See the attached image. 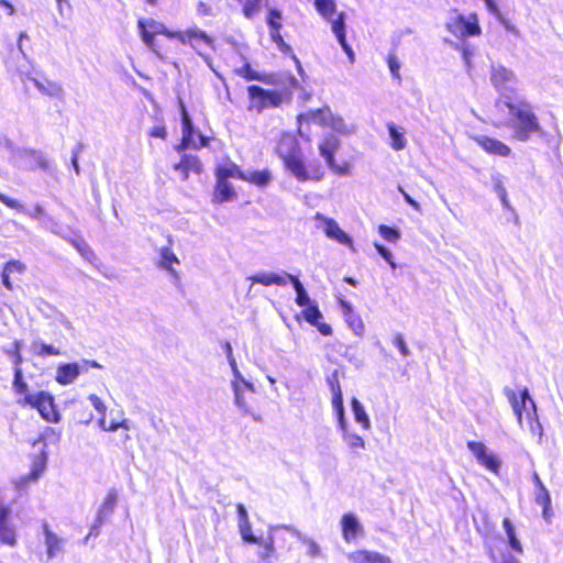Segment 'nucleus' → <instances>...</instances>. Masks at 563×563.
Here are the masks:
<instances>
[{"label":"nucleus","mask_w":563,"mask_h":563,"mask_svg":"<svg viewBox=\"0 0 563 563\" xmlns=\"http://www.w3.org/2000/svg\"><path fill=\"white\" fill-rule=\"evenodd\" d=\"M489 80L498 93L497 109L507 114V123L514 129L515 136L519 140H527L528 106L519 97V82L516 75L500 64H493L489 70Z\"/></svg>","instance_id":"obj_1"},{"label":"nucleus","mask_w":563,"mask_h":563,"mask_svg":"<svg viewBox=\"0 0 563 563\" xmlns=\"http://www.w3.org/2000/svg\"><path fill=\"white\" fill-rule=\"evenodd\" d=\"M279 157L284 161L287 169L299 180L321 179V175H310L305 162L300 155V151L296 140L290 135H283L277 148Z\"/></svg>","instance_id":"obj_2"},{"label":"nucleus","mask_w":563,"mask_h":563,"mask_svg":"<svg viewBox=\"0 0 563 563\" xmlns=\"http://www.w3.org/2000/svg\"><path fill=\"white\" fill-rule=\"evenodd\" d=\"M298 121L312 122L321 126L330 128L333 132L349 136L355 133L356 125L346 122L345 119L339 114H334L329 107L322 109L309 110L306 113L298 115Z\"/></svg>","instance_id":"obj_3"},{"label":"nucleus","mask_w":563,"mask_h":563,"mask_svg":"<svg viewBox=\"0 0 563 563\" xmlns=\"http://www.w3.org/2000/svg\"><path fill=\"white\" fill-rule=\"evenodd\" d=\"M176 40L184 45H190L191 48L195 49L197 54L202 57L206 64L214 71L212 59L210 55L206 53L207 48L214 49V41L205 31L195 25L185 31H177Z\"/></svg>","instance_id":"obj_4"},{"label":"nucleus","mask_w":563,"mask_h":563,"mask_svg":"<svg viewBox=\"0 0 563 563\" xmlns=\"http://www.w3.org/2000/svg\"><path fill=\"white\" fill-rule=\"evenodd\" d=\"M231 388L233 391V401L235 407L243 415H251L255 420L258 418L254 415L252 407L247 401V396L255 391L253 383L247 380L241 372L232 374Z\"/></svg>","instance_id":"obj_5"},{"label":"nucleus","mask_w":563,"mask_h":563,"mask_svg":"<svg viewBox=\"0 0 563 563\" xmlns=\"http://www.w3.org/2000/svg\"><path fill=\"white\" fill-rule=\"evenodd\" d=\"M137 26L143 42L159 57L162 56L155 41V35L163 34L169 38H176L177 31H170L163 23L153 19H141L137 22Z\"/></svg>","instance_id":"obj_6"},{"label":"nucleus","mask_w":563,"mask_h":563,"mask_svg":"<svg viewBox=\"0 0 563 563\" xmlns=\"http://www.w3.org/2000/svg\"><path fill=\"white\" fill-rule=\"evenodd\" d=\"M18 402L22 406L36 408L42 418L48 422L59 421V413L55 409L53 397L48 393L40 391L26 395L25 398L19 399Z\"/></svg>","instance_id":"obj_7"},{"label":"nucleus","mask_w":563,"mask_h":563,"mask_svg":"<svg viewBox=\"0 0 563 563\" xmlns=\"http://www.w3.org/2000/svg\"><path fill=\"white\" fill-rule=\"evenodd\" d=\"M247 92L251 99L250 109L262 112L266 108L278 107L284 100V93L266 90L260 86H250Z\"/></svg>","instance_id":"obj_8"},{"label":"nucleus","mask_w":563,"mask_h":563,"mask_svg":"<svg viewBox=\"0 0 563 563\" xmlns=\"http://www.w3.org/2000/svg\"><path fill=\"white\" fill-rule=\"evenodd\" d=\"M179 106L183 122V140L181 143L176 147V150L178 152H181L186 148H200L202 146H206L207 137L200 133H196L191 119L181 100L179 101Z\"/></svg>","instance_id":"obj_9"},{"label":"nucleus","mask_w":563,"mask_h":563,"mask_svg":"<svg viewBox=\"0 0 563 563\" xmlns=\"http://www.w3.org/2000/svg\"><path fill=\"white\" fill-rule=\"evenodd\" d=\"M100 368L97 361L81 360L80 363H64L56 368L55 379L59 385L66 386L73 384L81 373H86L88 367Z\"/></svg>","instance_id":"obj_10"},{"label":"nucleus","mask_w":563,"mask_h":563,"mask_svg":"<svg viewBox=\"0 0 563 563\" xmlns=\"http://www.w3.org/2000/svg\"><path fill=\"white\" fill-rule=\"evenodd\" d=\"M448 30L456 36H475L481 34V26L476 14L464 16L462 14H455L446 23Z\"/></svg>","instance_id":"obj_11"},{"label":"nucleus","mask_w":563,"mask_h":563,"mask_svg":"<svg viewBox=\"0 0 563 563\" xmlns=\"http://www.w3.org/2000/svg\"><path fill=\"white\" fill-rule=\"evenodd\" d=\"M314 220L318 222L317 227L322 229L329 239L350 247L353 246L351 236L339 227L334 219L328 218L324 214L317 212L314 214Z\"/></svg>","instance_id":"obj_12"},{"label":"nucleus","mask_w":563,"mask_h":563,"mask_svg":"<svg viewBox=\"0 0 563 563\" xmlns=\"http://www.w3.org/2000/svg\"><path fill=\"white\" fill-rule=\"evenodd\" d=\"M467 449L473 453L477 462L488 471L497 474L500 467V461L488 448L476 441H468Z\"/></svg>","instance_id":"obj_13"},{"label":"nucleus","mask_w":563,"mask_h":563,"mask_svg":"<svg viewBox=\"0 0 563 563\" xmlns=\"http://www.w3.org/2000/svg\"><path fill=\"white\" fill-rule=\"evenodd\" d=\"M342 537L345 542H354L358 537L363 536L364 529L360 520L354 514H344L340 520Z\"/></svg>","instance_id":"obj_14"},{"label":"nucleus","mask_w":563,"mask_h":563,"mask_svg":"<svg viewBox=\"0 0 563 563\" xmlns=\"http://www.w3.org/2000/svg\"><path fill=\"white\" fill-rule=\"evenodd\" d=\"M329 385H330V389H331V394H332V401H331L332 408L336 416L338 426H339V428L344 427L347 423H346V419H345V410H344V405H343V394H342L341 386H340L338 379L335 378V376L333 378L329 379Z\"/></svg>","instance_id":"obj_15"},{"label":"nucleus","mask_w":563,"mask_h":563,"mask_svg":"<svg viewBox=\"0 0 563 563\" xmlns=\"http://www.w3.org/2000/svg\"><path fill=\"white\" fill-rule=\"evenodd\" d=\"M43 533L47 559L52 560L62 554L65 547V539L58 537L55 532L49 530L47 525H44Z\"/></svg>","instance_id":"obj_16"},{"label":"nucleus","mask_w":563,"mask_h":563,"mask_svg":"<svg viewBox=\"0 0 563 563\" xmlns=\"http://www.w3.org/2000/svg\"><path fill=\"white\" fill-rule=\"evenodd\" d=\"M341 141L334 134H325L319 143V153L324 158L327 165H333L334 154L340 148Z\"/></svg>","instance_id":"obj_17"},{"label":"nucleus","mask_w":563,"mask_h":563,"mask_svg":"<svg viewBox=\"0 0 563 563\" xmlns=\"http://www.w3.org/2000/svg\"><path fill=\"white\" fill-rule=\"evenodd\" d=\"M289 528H292V526L287 525H272L268 527V537L265 540L260 539L261 545L264 547V552L260 553V556L263 560H267L269 556H272L275 552V538L278 536L280 531H287L289 532Z\"/></svg>","instance_id":"obj_18"},{"label":"nucleus","mask_w":563,"mask_h":563,"mask_svg":"<svg viewBox=\"0 0 563 563\" xmlns=\"http://www.w3.org/2000/svg\"><path fill=\"white\" fill-rule=\"evenodd\" d=\"M533 482L537 486L536 495H534V501L539 504L542 507V516L545 520H550L552 517V510H551V498L541 483V479L537 474L533 475Z\"/></svg>","instance_id":"obj_19"},{"label":"nucleus","mask_w":563,"mask_h":563,"mask_svg":"<svg viewBox=\"0 0 563 563\" xmlns=\"http://www.w3.org/2000/svg\"><path fill=\"white\" fill-rule=\"evenodd\" d=\"M347 558L352 563H393L388 556L366 550L349 553Z\"/></svg>","instance_id":"obj_20"},{"label":"nucleus","mask_w":563,"mask_h":563,"mask_svg":"<svg viewBox=\"0 0 563 563\" xmlns=\"http://www.w3.org/2000/svg\"><path fill=\"white\" fill-rule=\"evenodd\" d=\"M475 141L484 151H486L489 154L507 156L510 153V148L506 144L496 139L479 135L475 137Z\"/></svg>","instance_id":"obj_21"},{"label":"nucleus","mask_w":563,"mask_h":563,"mask_svg":"<svg viewBox=\"0 0 563 563\" xmlns=\"http://www.w3.org/2000/svg\"><path fill=\"white\" fill-rule=\"evenodd\" d=\"M158 254H159L158 266L161 268L167 271L174 279L178 280L179 274L174 268V265L179 263V260L176 256V254L168 246L161 247L158 251Z\"/></svg>","instance_id":"obj_22"},{"label":"nucleus","mask_w":563,"mask_h":563,"mask_svg":"<svg viewBox=\"0 0 563 563\" xmlns=\"http://www.w3.org/2000/svg\"><path fill=\"white\" fill-rule=\"evenodd\" d=\"M291 276L288 273L277 274L272 272H261L250 277L253 283L261 284L264 286L279 285L284 286Z\"/></svg>","instance_id":"obj_23"},{"label":"nucleus","mask_w":563,"mask_h":563,"mask_svg":"<svg viewBox=\"0 0 563 563\" xmlns=\"http://www.w3.org/2000/svg\"><path fill=\"white\" fill-rule=\"evenodd\" d=\"M289 533L297 538L305 547H306V554L311 558H321L322 556V549L320 544L312 539L311 537H308L307 534L301 533L299 530H297L295 527L289 528Z\"/></svg>","instance_id":"obj_24"},{"label":"nucleus","mask_w":563,"mask_h":563,"mask_svg":"<svg viewBox=\"0 0 563 563\" xmlns=\"http://www.w3.org/2000/svg\"><path fill=\"white\" fill-rule=\"evenodd\" d=\"M29 79L34 84V86L38 89L41 93L52 98H63L64 90L58 82L48 79H37L33 77H29Z\"/></svg>","instance_id":"obj_25"},{"label":"nucleus","mask_w":563,"mask_h":563,"mask_svg":"<svg viewBox=\"0 0 563 563\" xmlns=\"http://www.w3.org/2000/svg\"><path fill=\"white\" fill-rule=\"evenodd\" d=\"M341 437L345 445L352 451L354 455H360V450L365 449V440L357 433L347 429V424L339 428Z\"/></svg>","instance_id":"obj_26"},{"label":"nucleus","mask_w":563,"mask_h":563,"mask_svg":"<svg viewBox=\"0 0 563 563\" xmlns=\"http://www.w3.org/2000/svg\"><path fill=\"white\" fill-rule=\"evenodd\" d=\"M10 510L7 507L0 506V541L10 545L15 542L14 530L9 523Z\"/></svg>","instance_id":"obj_27"},{"label":"nucleus","mask_w":563,"mask_h":563,"mask_svg":"<svg viewBox=\"0 0 563 563\" xmlns=\"http://www.w3.org/2000/svg\"><path fill=\"white\" fill-rule=\"evenodd\" d=\"M117 500V492L114 489L109 490L97 512V521L99 525H102L103 521L112 515Z\"/></svg>","instance_id":"obj_28"},{"label":"nucleus","mask_w":563,"mask_h":563,"mask_svg":"<svg viewBox=\"0 0 563 563\" xmlns=\"http://www.w3.org/2000/svg\"><path fill=\"white\" fill-rule=\"evenodd\" d=\"M243 180L257 187L265 188L272 181V173L268 169L245 170Z\"/></svg>","instance_id":"obj_29"},{"label":"nucleus","mask_w":563,"mask_h":563,"mask_svg":"<svg viewBox=\"0 0 563 563\" xmlns=\"http://www.w3.org/2000/svg\"><path fill=\"white\" fill-rule=\"evenodd\" d=\"M234 197L235 190L233 186L227 179L217 178L213 200L216 202H224L232 200Z\"/></svg>","instance_id":"obj_30"},{"label":"nucleus","mask_w":563,"mask_h":563,"mask_svg":"<svg viewBox=\"0 0 563 563\" xmlns=\"http://www.w3.org/2000/svg\"><path fill=\"white\" fill-rule=\"evenodd\" d=\"M505 394L512 407L514 413L517 416L519 424H522V409L525 408L526 400L528 398V389L525 388L521 391V401L518 400L517 395L514 390L506 388Z\"/></svg>","instance_id":"obj_31"},{"label":"nucleus","mask_w":563,"mask_h":563,"mask_svg":"<svg viewBox=\"0 0 563 563\" xmlns=\"http://www.w3.org/2000/svg\"><path fill=\"white\" fill-rule=\"evenodd\" d=\"M244 170H242L235 163L231 161H227L221 164L217 168V178L229 179V178H238L243 180Z\"/></svg>","instance_id":"obj_32"},{"label":"nucleus","mask_w":563,"mask_h":563,"mask_svg":"<svg viewBox=\"0 0 563 563\" xmlns=\"http://www.w3.org/2000/svg\"><path fill=\"white\" fill-rule=\"evenodd\" d=\"M175 169H184V180L189 176V172L199 174L202 170V165L197 156L184 155L181 161L174 165Z\"/></svg>","instance_id":"obj_33"},{"label":"nucleus","mask_w":563,"mask_h":563,"mask_svg":"<svg viewBox=\"0 0 563 563\" xmlns=\"http://www.w3.org/2000/svg\"><path fill=\"white\" fill-rule=\"evenodd\" d=\"M485 2L487 11L493 14L499 23L514 35H518L516 26L500 12L495 0H483Z\"/></svg>","instance_id":"obj_34"},{"label":"nucleus","mask_w":563,"mask_h":563,"mask_svg":"<svg viewBox=\"0 0 563 563\" xmlns=\"http://www.w3.org/2000/svg\"><path fill=\"white\" fill-rule=\"evenodd\" d=\"M351 406L355 421L360 423L364 430H369L371 420L361 401L354 397L351 401Z\"/></svg>","instance_id":"obj_35"},{"label":"nucleus","mask_w":563,"mask_h":563,"mask_svg":"<svg viewBox=\"0 0 563 563\" xmlns=\"http://www.w3.org/2000/svg\"><path fill=\"white\" fill-rule=\"evenodd\" d=\"M316 10L325 20L331 21L336 12V3L334 0H313Z\"/></svg>","instance_id":"obj_36"},{"label":"nucleus","mask_w":563,"mask_h":563,"mask_svg":"<svg viewBox=\"0 0 563 563\" xmlns=\"http://www.w3.org/2000/svg\"><path fill=\"white\" fill-rule=\"evenodd\" d=\"M31 350L38 356H57L63 354L59 349L54 345L46 344L41 340H34L31 344Z\"/></svg>","instance_id":"obj_37"},{"label":"nucleus","mask_w":563,"mask_h":563,"mask_svg":"<svg viewBox=\"0 0 563 563\" xmlns=\"http://www.w3.org/2000/svg\"><path fill=\"white\" fill-rule=\"evenodd\" d=\"M331 23V30L333 34L335 35L338 42H343V40L346 38L345 36V13L340 12L338 16L334 19V16L331 19V21H328Z\"/></svg>","instance_id":"obj_38"},{"label":"nucleus","mask_w":563,"mask_h":563,"mask_svg":"<svg viewBox=\"0 0 563 563\" xmlns=\"http://www.w3.org/2000/svg\"><path fill=\"white\" fill-rule=\"evenodd\" d=\"M289 280H291L292 285H294V288L296 290V303L300 307H308L310 306V298L305 289V287L302 286V284L300 283V280L295 277V276H289Z\"/></svg>","instance_id":"obj_39"},{"label":"nucleus","mask_w":563,"mask_h":563,"mask_svg":"<svg viewBox=\"0 0 563 563\" xmlns=\"http://www.w3.org/2000/svg\"><path fill=\"white\" fill-rule=\"evenodd\" d=\"M389 136L391 139V147L396 151L404 150L407 144V140L404 136V133L400 132L394 123L387 124Z\"/></svg>","instance_id":"obj_40"},{"label":"nucleus","mask_w":563,"mask_h":563,"mask_svg":"<svg viewBox=\"0 0 563 563\" xmlns=\"http://www.w3.org/2000/svg\"><path fill=\"white\" fill-rule=\"evenodd\" d=\"M13 389L18 395L23 396L25 398L26 395H31L29 393L27 384L23 379V372L21 366L14 367V378H13Z\"/></svg>","instance_id":"obj_41"},{"label":"nucleus","mask_w":563,"mask_h":563,"mask_svg":"<svg viewBox=\"0 0 563 563\" xmlns=\"http://www.w3.org/2000/svg\"><path fill=\"white\" fill-rule=\"evenodd\" d=\"M46 468V455L45 453H41L37 455L32 463L31 472L29 473V477L32 481H37L41 475L44 473Z\"/></svg>","instance_id":"obj_42"},{"label":"nucleus","mask_w":563,"mask_h":563,"mask_svg":"<svg viewBox=\"0 0 563 563\" xmlns=\"http://www.w3.org/2000/svg\"><path fill=\"white\" fill-rule=\"evenodd\" d=\"M349 328L358 336L364 334L365 325L360 314L355 311L344 317Z\"/></svg>","instance_id":"obj_43"},{"label":"nucleus","mask_w":563,"mask_h":563,"mask_svg":"<svg viewBox=\"0 0 563 563\" xmlns=\"http://www.w3.org/2000/svg\"><path fill=\"white\" fill-rule=\"evenodd\" d=\"M241 538L247 543H260V539L252 533V526L250 520L238 521Z\"/></svg>","instance_id":"obj_44"},{"label":"nucleus","mask_w":563,"mask_h":563,"mask_svg":"<svg viewBox=\"0 0 563 563\" xmlns=\"http://www.w3.org/2000/svg\"><path fill=\"white\" fill-rule=\"evenodd\" d=\"M504 528H505V531L507 533V537L509 539V544L511 547L512 550L519 552V553H522V548L520 545V542L517 540L516 536H515V530H514V527L510 522L509 519H504Z\"/></svg>","instance_id":"obj_45"},{"label":"nucleus","mask_w":563,"mask_h":563,"mask_svg":"<svg viewBox=\"0 0 563 563\" xmlns=\"http://www.w3.org/2000/svg\"><path fill=\"white\" fill-rule=\"evenodd\" d=\"M303 318L312 325L318 324V322L322 319V313L320 312L317 305H310L306 307L302 311Z\"/></svg>","instance_id":"obj_46"},{"label":"nucleus","mask_w":563,"mask_h":563,"mask_svg":"<svg viewBox=\"0 0 563 563\" xmlns=\"http://www.w3.org/2000/svg\"><path fill=\"white\" fill-rule=\"evenodd\" d=\"M378 232L387 242L396 243L400 239V232L397 229L385 224L378 227Z\"/></svg>","instance_id":"obj_47"},{"label":"nucleus","mask_w":563,"mask_h":563,"mask_svg":"<svg viewBox=\"0 0 563 563\" xmlns=\"http://www.w3.org/2000/svg\"><path fill=\"white\" fill-rule=\"evenodd\" d=\"M261 1L262 0H243L241 2L243 4V13L247 19L253 18L260 12Z\"/></svg>","instance_id":"obj_48"},{"label":"nucleus","mask_w":563,"mask_h":563,"mask_svg":"<svg viewBox=\"0 0 563 563\" xmlns=\"http://www.w3.org/2000/svg\"><path fill=\"white\" fill-rule=\"evenodd\" d=\"M387 65H388V68L390 70V74L393 76V78L397 79L398 81L401 80V76H400V62L398 59V57L395 55V54H389L388 57H387Z\"/></svg>","instance_id":"obj_49"},{"label":"nucleus","mask_w":563,"mask_h":563,"mask_svg":"<svg viewBox=\"0 0 563 563\" xmlns=\"http://www.w3.org/2000/svg\"><path fill=\"white\" fill-rule=\"evenodd\" d=\"M238 74L247 80H260V81H266L265 76L258 74L257 71L253 70L249 64H245L242 66Z\"/></svg>","instance_id":"obj_50"},{"label":"nucleus","mask_w":563,"mask_h":563,"mask_svg":"<svg viewBox=\"0 0 563 563\" xmlns=\"http://www.w3.org/2000/svg\"><path fill=\"white\" fill-rule=\"evenodd\" d=\"M3 269L7 271V273H9L10 275L23 274L26 269V266L24 263L14 260V261L8 262L4 265Z\"/></svg>","instance_id":"obj_51"},{"label":"nucleus","mask_w":563,"mask_h":563,"mask_svg":"<svg viewBox=\"0 0 563 563\" xmlns=\"http://www.w3.org/2000/svg\"><path fill=\"white\" fill-rule=\"evenodd\" d=\"M74 245L86 261L92 262L96 258L93 252L85 242H76Z\"/></svg>","instance_id":"obj_52"},{"label":"nucleus","mask_w":563,"mask_h":563,"mask_svg":"<svg viewBox=\"0 0 563 563\" xmlns=\"http://www.w3.org/2000/svg\"><path fill=\"white\" fill-rule=\"evenodd\" d=\"M223 350H224V352L227 354V358H228V362L230 364L232 374L236 373V372H240V369L238 367V364H236V361H235V357L233 356V350H232V346H231L230 342H225L223 344Z\"/></svg>","instance_id":"obj_53"},{"label":"nucleus","mask_w":563,"mask_h":563,"mask_svg":"<svg viewBox=\"0 0 563 563\" xmlns=\"http://www.w3.org/2000/svg\"><path fill=\"white\" fill-rule=\"evenodd\" d=\"M279 29L280 27H274L271 30V37L272 40L278 45V47L280 48V51L283 52H288L290 51V47L284 42L280 33H279Z\"/></svg>","instance_id":"obj_54"},{"label":"nucleus","mask_w":563,"mask_h":563,"mask_svg":"<svg viewBox=\"0 0 563 563\" xmlns=\"http://www.w3.org/2000/svg\"><path fill=\"white\" fill-rule=\"evenodd\" d=\"M90 404L93 406V408L101 415V416H104L106 415V411H107V406L104 405V402L101 400L100 397H98L97 395L95 394H91L89 395L88 397Z\"/></svg>","instance_id":"obj_55"},{"label":"nucleus","mask_w":563,"mask_h":563,"mask_svg":"<svg viewBox=\"0 0 563 563\" xmlns=\"http://www.w3.org/2000/svg\"><path fill=\"white\" fill-rule=\"evenodd\" d=\"M394 345L399 350L402 356H408L410 354V350L408 349L406 341L401 334H397L394 338Z\"/></svg>","instance_id":"obj_56"},{"label":"nucleus","mask_w":563,"mask_h":563,"mask_svg":"<svg viewBox=\"0 0 563 563\" xmlns=\"http://www.w3.org/2000/svg\"><path fill=\"white\" fill-rule=\"evenodd\" d=\"M120 428L129 430L131 428L130 421L128 419H122L120 421L111 420L110 423L108 424V431L111 432H114Z\"/></svg>","instance_id":"obj_57"},{"label":"nucleus","mask_w":563,"mask_h":563,"mask_svg":"<svg viewBox=\"0 0 563 563\" xmlns=\"http://www.w3.org/2000/svg\"><path fill=\"white\" fill-rule=\"evenodd\" d=\"M282 19V13L277 10H271L268 14V24L271 26V30L276 27H280L279 20Z\"/></svg>","instance_id":"obj_58"},{"label":"nucleus","mask_w":563,"mask_h":563,"mask_svg":"<svg viewBox=\"0 0 563 563\" xmlns=\"http://www.w3.org/2000/svg\"><path fill=\"white\" fill-rule=\"evenodd\" d=\"M0 201L10 208L23 210V206L18 200L9 198L3 194H0Z\"/></svg>","instance_id":"obj_59"},{"label":"nucleus","mask_w":563,"mask_h":563,"mask_svg":"<svg viewBox=\"0 0 563 563\" xmlns=\"http://www.w3.org/2000/svg\"><path fill=\"white\" fill-rule=\"evenodd\" d=\"M0 201L10 208L23 210V206L18 200L9 198L3 194H0Z\"/></svg>","instance_id":"obj_60"},{"label":"nucleus","mask_w":563,"mask_h":563,"mask_svg":"<svg viewBox=\"0 0 563 563\" xmlns=\"http://www.w3.org/2000/svg\"><path fill=\"white\" fill-rule=\"evenodd\" d=\"M0 201L10 208L23 210V206L18 200L9 198L3 194H0Z\"/></svg>","instance_id":"obj_61"},{"label":"nucleus","mask_w":563,"mask_h":563,"mask_svg":"<svg viewBox=\"0 0 563 563\" xmlns=\"http://www.w3.org/2000/svg\"><path fill=\"white\" fill-rule=\"evenodd\" d=\"M374 246L376 249V251L378 252V254L386 261V262H390V258L393 257V254L391 252L385 247L384 245L375 242L374 243Z\"/></svg>","instance_id":"obj_62"},{"label":"nucleus","mask_w":563,"mask_h":563,"mask_svg":"<svg viewBox=\"0 0 563 563\" xmlns=\"http://www.w3.org/2000/svg\"><path fill=\"white\" fill-rule=\"evenodd\" d=\"M328 167L338 175H347L349 174V164L338 165L335 161H333V165H328Z\"/></svg>","instance_id":"obj_63"},{"label":"nucleus","mask_w":563,"mask_h":563,"mask_svg":"<svg viewBox=\"0 0 563 563\" xmlns=\"http://www.w3.org/2000/svg\"><path fill=\"white\" fill-rule=\"evenodd\" d=\"M150 135L153 137H159L165 139L166 137V130L162 125L153 126L150 131Z\"/></svg>","instance_id":"obj_64"}]
</instances>
